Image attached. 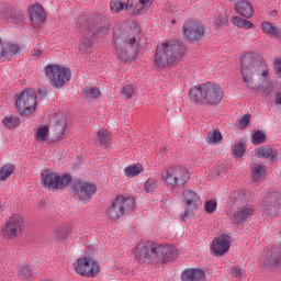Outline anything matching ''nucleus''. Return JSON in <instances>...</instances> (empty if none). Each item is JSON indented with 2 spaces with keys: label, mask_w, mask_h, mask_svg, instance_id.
<instances>
[{
  "label": "nucleus",
  "mask_w": 281,
  "mask_h": 281,
  "mask_svg": "<svg viewBox=\"0 0 281 281\" xmlns=\"http://www.w3.org/2000/svg\"><path fill=\"white\" fill-rule=\"evenodd\" d=\"M256 214V209L251 205H243L239 206L233 214V223L235 225H241V223H245L248 218H251Z\"/></svg>",
  "instance_id": "19"
},
{
  "label": "nucleus",
  "mask_w": 281,
  "mask_h": 281,
  "mask_svg": "<svg viewBox=\"0 0 281 281\" xmlns=\"http://www.w3.org/2000/svg\"><path fill=\"white\" fill-rule=\"evenodd\" d=\"M251 177L255 183H260V181H265V177H267V173L265 172V166L254 165L251 167Z\"/></svg>",
  "instance_id": "26"
},
{
  "label": "nucleus",
  "mask_w": 281,
  "mask_h": 281,
  "mask_svg": "<svg viewBox=\"0 0 281 281\" xmlns=\"http://www.w3.org/2000/svg\"><path fill=\"white\" fill-rule=\"evenodd\" d=\"M71 190L75 194V199L80 201V203H89L93 194L98 192V187L91 182L75 180L71 184Z\"/></svg>",
  "instance_id": "13"
},
{
  "label": "nucleus",
  "mask_w": 281,
  "mask_h": 281,
  "mask_svg": "<svg viewBox=\"0 0 281 281\" xmlns=\"http://www.w3.org/2000/svg\"><path fill=\"white\" fill-rule=\"evenodd\" d=\"M261 32L268 34V36H279V38H281L280 29L272 26L270 22H263L261 24Z\"/></svg>",
  "instance_id": "27"
},
{
  "label": "nucleus",
  "mask_w": 281,
  "mask_h": 281,
  "mask_svg": "<svg viewBox=\"0 0 281 281\" xmlns=\"http://www.w3.org/2000/svg\"><path fill=\"white\" fill-rule=\"evenodd\" d=\"M86 95L88 98H100V90L95 88H89L88 90H86Z\"/></svg>",
  "instance_id": "45"
},
{
  "label": "nucleus",
  "mask_w": 281,
  "mask_h": 281,
  "mask_svg": "<svg viewBox=\"0 0 281 281\" xmlns=\"http://www.w3.org/2000/svg\"><path fill=\"white\" fill-rule=\"evenodd\" d=\"M2 123L4 124L5 128H16V126H19V117L5 116L2 120Z\"/></svg>",
  "instance_id": "35"
},
{
  "label": "nucleus",
  "mask_w": 281,
  "mask_h": 281,
  "mask_svg": "<svg viewBox=\"0 0 281 281\" xmlns=\"http://www.w3.org/2000/svg\"><path fill=\"white\" fill-rule=\"evenodd\" d=\"M249 122H251V115L250 114H245L240 120H239V127L245 128L249 126Z\"/></svg>",
  "instance_id": "43"
},
{
  "label": "nucleus",
  "mask_w": 281,
  "mask_h": 281,
  "mask_svg": "<svg viewBox=\"0 0 281 281\" xmlns=\"http://www.w3.org/2000/svg\"><path fill=\"white\" fill-rule=\"evenodd\" d=\"M47 137H49V126L40 125L35 133L36 142H47Z\"/></svg>",
  "instance_id": "29"
},
{
  "label": "nucleus",
  "mask_w": 281,
  "mask_h": 281,
  "mask_svg": "<svg viewBox=\"0 0 281 281\" xmlns=\"http://www.w3.org/2000/svg\"><path fill=\"white\" fill-rule=\"evenodd\" d=\"M267 139V135L263 134L262 131H257L254 134V139H252V144L255 146H258V144H265V140Z\"/></svg>",
  "instance_id": "40"
},
{
  "label": "nucleus",
  "mask_w": 281,
  "mask_h": 281,
  "mask_svg": "<svg viewBox=\"0 0 281 281\" xmlns=\"http://www.w3.org/2000/svg\"><path fill=\"white\" fill-rule=\"evenodd\" d=\"M31 21L37 27L45 24L47 15L45 14V10H43V5L34 4L29 9Z\"/></svg>",
  "instance_id": "21"
},
{
  "label": "nucleus",
  "mask_w": 281,
  "mask_h": 281,
  "mask_svg": "<svg viewBox=\"0 0 281 281\" xmlns=\"http://www.w3.org/2000/svg\"><path fill=\"white\" fill-rule=\"evenodd\" d=\"M153 5V0H127L126 3L120 0H112L110 2V8L112 12H125L135 15V14H144L148 8Z\"/></svg>",
  "instance_id": "9"
},
{
  "label": "nucleus",
  "mask_w": 281,
  "mask_h": 281,
  "mask_svg": "<svg viewBox=\"0 0 281 281\" xmlns=\"http://www.w3.org/2000/svg\"><path fill=\"white\" fill-rule=\"evenodd\" d=\"M75 271L83 278H95L100 273V266L91 258L77 259Z\"/></svg>",
  "instance_id": "18"
},
{
  "label": "nucleus",
  "mask_w": 281,
  "mask_h": 281,
  "mask_svg": "<svg viewBox=\"0 0 281 281\" xmlns=\"http://www.w3.org/2000/svg\"><path fill=\"white\" fill-rule=\"evenodd\" d=\"M177 254H179V251L175 246L144 241L135 247L134 258L139 265H146V262L159 265V262H170V260H175Z\"/></svg>",
  "instance_id": "2"
},
{
  "label": "nucleus",
  "mask_w": 281,
  "mask_h": 281,
  "mask_svg": "<svg viewBox=\"0 0 281 281\" xmlns=\"http://www.w3.org/2000/svg\"><path fill=\"white\" fill-rule=\"evenodd\" d=\"M217 204L214 200H209L205 202L206 214H214L216 212Z\"/></svg>",
  "instance_id": "41"
},
{
  "label": "nucleus",
  "mask_w": 281,
  "mask_h": 281,
  "mask_svg": "<svg viewBox=\"0 0 281 281\" xmlns=\"http://www.w3.org/2000/svg\"><path fill=\"white\" fill-rule=\"evenodd\" d=\"M212 249L216 256H223L229 251V236L221 235L212 241Z\"/></svg>",
  "instance_id": "20"
},
{
  "label": "nucleus",
  "mask_w": 281,
  "mask_h": 281,
  "mask_svg": "<svg viewBox=\"0 0 281 281\" xmlns=\"http://www.w3.org/2000/svg\"><path fill=\"white\" fill-rule=\"evenodd\" d=\"M233 25H236V27H239V30H251L254 27V23H251L249 20H245L238 16H234L232 19Z\"/></svg>",
  "instance_id": "28"
},
{
  "label": "nucleus",
  "mask_w": 281,
  "mask_h": 281,
  "mask_svg": "<svg viewBox=\"0 0 281 281\" xmlns=\"http://www.w3.org/2000/svg\"><path fill=\"white\" fill-rule=\"evenodd\" d=\"M45 76L50 81L52 87L60 89L71 80V70L60 65H48L45 67Z\"/></svg>",
  "instance_id": "10"
},
{
  "label": "nucleus",
  "mask_w": 281,
  "mask_h": 281,
  "mask_svg": "<svg viewBox=\"0 0 281 281\" xmlns=\"http://www.w3.org/2000/svg\"><path fill=\"white\" fill-rule=\"evenodd\" d=\"M182 281H205V272L201 269H188L181 273Z\"/></svg>",
  "instance_id": "23"
},
{
  "label": "nucleus",
  "mask_w": 281,
  "mask_h": 281,
  "mask_svg": "<svg viewBox=\"0 0 281 281\" xmlns=\"http://www.w3.org/2000/svg\"><path fill=\"white\" fill-rule=\"evenodd\" d=\"M71 181L70 175H58L49 170L42 172V182L46 190H63L67 188Z\"/></svg>",
  "instance_id": "11"
},
{
  "label": "nucleus",
  "mask_w": 281,
  "mask_h": 281,
  "mask_svg": "<svg viewBox=\"0 0 281 281\" xmlns=\"http://www.w3.org/2000/svg\"><path fill=\"white\" fill-rule=\"evenodd\" d=\"M214 23L217 25V27H223V25L227 24V16L221 14L214 20Z\"/></svg>",
  "instance_id": "44"
},
{
  "label": "nucleus",
  "mask_w": 281,
  "mask_h": 281,
  "mask_svg": "<svg viewBox=\"0 0 281 281\" xmlns=\"http://www.w3.org/2000/svg\"><path fill=\"white\" fill-rule=\"evenodd\" d=\"M160 153H166V147L160 148Z\"/></svg>",
  "instance_id": "53"
},
{
  "label": "nucleus",
  "mask_w": 281,
  "mask_h": 281,
  "mask_svg": "<svg viewBox=\"0 0 281 281\" xmlns=\"http://www.w3.org/2000/svg\"><path fill=\"white\" fill-rule=\"evenodd\" d=\"M274 102H276V104H281V92H279V93L276 95Z\"/></svg>",
  "instance_id": "52"
},
{
  "label": "nucleus",
  "mask_w": 281,
  "mask_h": 281,
  "mask_svg": "<svg viewBox=\"0 0 281 281\" xmlns=\"http://www.w3.org/2000/svg\"><path fill=\"white\" fill-rule=\"evenodd\" d=\"M257 157L260 159H268L271 164L276 160V157H278V150L267 147V146H261L257 149Z\"/></svg>",
  "instance_id": "25"
},
{
  "label": "nucleus",
  "mask_w": 281,
  "mask_h": 281,
  "mask_svg": "<svg viewBox=\"0 0 281 281\" xmlns=\"http://www.w3.org/2000/svg\"><path fill=\"white\" fill-rule=\"evenodd\" d=\"M155 190H157V179H155V178H149V179L145 182V192H147V193H153V192H155Z\"/></svg>",
  "instance_id": "39"
},
{
  "label": "nucleus",
  "mask_w": 281,
  "mask_h": 281,
  "mask_svg": "<svg viewBox=\"0 0 281 281\" xmlns=\"http://www.w3.org/2000/svg\"><path fill=\"white\" fill-rule=\"evenodd\" d=\"M55 131H59L57 139H63V137H65V125H56Z\"/></svg>",
  "instance_id": "48"
},
{
  "label": "nucleus",
  "mask_w": 281,
  "mask_h": 281,
  "mask_svg": "<svg viewBox=\"0 0 281 281\" xmlns=\"http://www.w3.org/2000/svg\"><path fill=\"white\" fill-rule=\"evenodd\" d=\"M139 24L137 22H128L121 29H115L113 33V41L115 45L116 56L121 60L128 63L135 60L139 54Z\"/></svg>",
  "instance_id": "1"
},
{
  "label": "nucleus",
  "mask_w": 281,
  "mask_h": 281,
  "mask_svg": "<svg viewBox=\"0 0 281 281\" xmlns=\"http://www.w3.org/2000/svg\"><path fill=\"white\" fill-rule=\"evenodd\" d=\"M12 172H14V166L13 165H5L0 169V181H5Z\"/></svg>",
  "instance_id": "33"
},
{
  "label": "nucleus",
  "mask_w": 281,
  "mask_h": 281,
  "mask_svg": "<svg viewBox=\"0 0 281 281\" xmlns=\"http://www.w3.org/2000/svg\"><path fill=\"white\" fill-rule=\"evenodd\" d=\"M161 180L170 188H179L190 181V171L181 166H171L161 172Z\"/></svg>",
  "instance_id": "8"
},
{
  "label": "nucleus",
  "mask_w": 281,
  "mask_h": 281,
  "mask_svg": "<svg viewBox=\"0 0 281 281\" xmlns=\"http://www.w3.org/2000/svg\"><path fill=\"white\" fill-rule=\"evenodd\" d=\"M233 155L235 158H240L245 155V145L243 143H237L233 147Z\"/></svg>",
  "instance_id": "38"
},
{
  "label": "nucleus",
  "mask_w": 281,
  "mask_h": 281,
  "mask_svg": "<svg viewBox=\"0 0 281 281\" xmlns=\"http://www.w3.org/2000/svg\"><path fill=\"white\" fill-rule=\"evenodd\" d=\"M259 74L262 78H269V68L263 64L262 60L256 59V54L247 53L241 57V76L244 82L247 83V87L251 85L254 80V75Z\"/></svg>",
  "instance_id": "6"
},
{
  "label": "nucleus",
  "mask_w": 281,
  "mask_h": 281,
  "mask_svg": "<svg viewBox=\"0 0 281 281\" xmlns=\"http://www.w3.org/2000/svg\"><path fill=\"white\" fill-rule=\"evenodd\" d=\"M5 52V42L0 38V58H4Z\"/></svg>",
  "instance_id": "49"
},
{
  "label": "nucleus",
  "mask_w": 281,
  "mask_h": 281,
  "mask_svg": "<svg viewBox=\"0 0 281 281\" xmlns=\"http://www.w3.org/2000/svg\"><path fill=\"white\" fill-rule=\"evenodd\" d=\"M109 31V22L106 20H94L92 22L86 23L80 32L81 40L79 42V49L83 54H89L91 45L97 38H102L104 34Z\"/></svg>",
  "instance_id": "5"
},
{
  "label": "nucleus",
  "mask_w": 281,
  "mask_h": 281,
  "mask_svg": "<svg viewBox=\"0 0 281 281\" xmlns=\"http://www.w3.org/2000/svg\"><path fill=\"white\" fill-rule=\"evenodd\" d=\"M262 214L268 218L276 217L280 214L281 209V193L280 191H269L266 199L262 202Z\"/></svg>",
  "instance_id": "16"
},
{
  "label": "nucleus",
  "mask_w": 281,
  "mask_h": 281,
  "mask_svg": "<svg viewBox=\"0 0 281 281\" xmlns=\"http://www.w3.org/2000/svg\"><path fill=\"white\" fill-rule=\"evenodd\" d=\"M225 95L223 88L213 82L194 86L189 91V98L196 104H206L207 106H218Z\"/></svg>",
  "instance_id": "4"
},
{
  "label": "nucleus",
  "mask_w": 281,
  "mask_h": 281,
  "mask_svg": "<svg viewBox=\"0 0 281 281\" xmlns=\"http://www.w3.org/2000/svg\"><path fill=\"white\" fill-rule=\"evenodd\" d=\"M188 54V46L183 42L170 40L156 47L154 65L157 69H168L177 65Z\"/></svg>",
  "instance_id": "3"
},
{
  "label": "nucleus",
  "mask_w": 281,
  "mask_h": 281,
  "mask_svg": "<svg viewBox=\"0 0 281 281\" xmlns=\"http://www.w3.org/2000/svg\"><path fill=\"white\" fill-rule=\"evenodd\" d=\"M144 170V167L142 165H131L127 168H125V175L126 177H137L139 172Z\"/></svg>",
  "instance_id": "32"
},
{
  "label": "nucleus",
  "mask_w": 281,
  "mask_h": 281,
  "mask_svg": "<svg viewBox=\"0 0 281 281\" xmlns=\"http://www.w3.org/2000/svg\"><path fill=\"white\" fill-rule=\"evenodd\" d=\"M20 49L19 44L5 43V56H14V54H19Z\"/></svg>",
  "instance_id": "37"
},
{
  "label": "nucleus",
  "mask_w": 281,
  "mask_h": 281,
  "mask_svg": "<svg viewBox=\"0 0 281 281\" xmlns=\"http://www.w3.org/2000/svg\"><path fill=\"white\" fill-rule=\"evenodd\" d=\"M182 196L183 203L187 207L183 215L180 216V221H182V223H187L188 218L194 215V210H199V207L203 205V201H201V196L198 195L196 191L192 189L183 191Z\"/></svg>",
  "instance_id": "14"
},
{
  "label": "nucleus",
  "mask_w": 281,
  "mask_h": 281,
  "mask_svg": "<svg viewBox=\"0 0 281 281\" xmlns=\"http://www.w3.org/2000/svg\"><path fill=\"white\" fill-rule=\"evenodd\" d=\"M95 142L97 144H101V146H109V142H111V135L106 130L99 131L97 133Z\"/></svg>",
  "instance_id": "30"
},
{
  "label": "nucleus",
  "mask_w": 281,
  "mask_h": 281,
  "mask_svg": "<svg viewBox=\"0 0 281 281\" xmlns=\"http://www.w3.org/2000/svg\"><path fill=\"white\" fill-rule=\"evenodd\" d=\"M271 91H273V87L270 83L269 87L266 90H263V92L266 93V95H269V93H271Z\"/></svg>",
  "instance_id": "51"
},
{
  "label": "nucleus",
  "mask_w": 281,
  "mask_h": 281,
  "mask_svg": "<svg viewBox=\"0 0 281 281\" xmlns=\"http://www.w3.org/2000/svg\"><path fill=\"white\" fill-rule=\"evenodd\" d=\"M121 95L125 98V100H130V98L135 95V87L133 85H125L121 90Z\"/></svg>",
  "instance_id": "34"
},
{
  "label": "nucleus",
  "mask_w": 281,
  "mask_h": 281,
  "mask_svg": "<svg viewBox=\"0 0 281 281\" xmlns=\"http://www.w3.org/2000/svg\"><path fill=\"white\" fill-rule=\"evenodd\" d=\"M182 34L184 41L200 43L205 37V25L194 20L188 21L182 26Z\"/></svg>",
  "instance_id": "15"
},
{
  "label": "nucleus",
  "mask_w": 281,
  "mask_h": 281,
  "mask_svg": "<svg viewBox=\"0 0 281 281\" xmlns=\"http://www.w3.org/2000/svg\"><path fill=\"white\" fill-rule=\"evenodd\" d=\"M23 227H25L23 216L15 214L10 216L5 225L2 226L1 234L4 238H16L23 232Z\"/></svg>",
  "instance_id": "17"
},
{
  "label": "nucleus",
  "mask_w": 281,
  "mask_h": 281,
  "mask_svg": "<svg viewBox=\"0 0 281 281\" xmlns=\"http://www.w3.org/2000/svg\"><path fill=\"white\" fill-rule=\"evenodd\" d=\"M233 278H243L245 270L240 266H235L231 269Z\"/></svg>",
  "instance_id": "42"
},
{
  "label": "nucleus",
  "mask_w": 281,
  "mask_h": 281,
  "mask_svg": "<svg viewBox=\"0 0 281 281\" xmlns=\"http://www.w3.org/2000/svg\"><path fill=\"white\" fill-rule=\"evenodd\" d=\"M234 8L238 14L245 19H251L254 16V7L247 0H236L234 2Z\"/></svg>",
  "instance_id": "22"
},
{
  "label": "nucleus",
  "mask_w": 281,
  "mask_h": 281,
  "mask_svg": "<svg viewBox=\"0 0 281 281\" xmlns=\"http://www.w3.org/2000/svg\"><path fill=\"white\" fill-rule=\"evenodd\" d=\"M36 91L32 89L24 90L15 101V106L21 115H32L36 111Z\"/></svg>",
  "instance_id": "12"
},
{
  "label": "nucleus",
  "mask_w": 281,
  "mask_h": 281,
  "mask_svg": "<svg viewBox=\"0 0 281 281\" xmlns=\"http://www.w3.org/2000/svg\"><path fill=\"white\" fill-rule=\"evenodd\" d=\"M223 140V135L218 131H213L207 134L209 144H218V142Z\"/></svg>",
  "instance_id": "36"
},
{
  "label": "nucleus",
  "mask_w": 281,
  "mask_h": 281,
  "mask_svg": "<svg viewBox=\"0 0 281 281\" xmlns=\"http://www.w3.org/2000/svg\"><path fill=\"white\" fill-rule=\"evenodd\" d=\"M266 267H280L281 265V250L280 248H272L268 251V256L263 261Z\"/></svg>",
  "instance_id": "24"
},
{
  "label": "nucleus",
  "mask_w": 281,
  "mask_h": 281,
  "mask_svg": "<svg viewBox=\"0 0 281 281\" xmlns=\"http://www.w3.org/2000/svg\"><path fill=\"white\" fill-rule=\"evenodd\" d=\"M21 276H22V278H24V280H27L29 278H32V270L30 269V267L24 266L21 269Z\"/></svg>",
  "instance_id": "46"
},
{
  "label": "nucleus",
  "mask_w": 281,
  "mask_h": 281,
  "mask_svg": "<svg viewBox=\"0 0 281 281\" xmlns=\"http://www.w3.org/2000/svg\"><path fill=\"white\" fill-rule=\"evenodd\" d=\"M41 54H42L41 49H33V50H31V55L32 56H41Z\"/></svg>",
  "instance_id": "50"
},
{
  "label": "nucleus",
  "mask_w": 281,
  "mask_h": 281,
  "mask_svg": "<svg viewBox=\"0 0 281 281\" xmlns=\"http://www.w3.org/2000/svg\"><path fill=\"white\" fill-rule=\"evenodd\" d=\"M70 232H71V228H69V226H57L54 229V236L58 240H65V238H67V236H69Z\"/></svg>",
  "instance_id": "31"
},
{
  "label": "nucleus",
  "mask_w": 281,
  "mask_h": 281,
  "mask_svg": "<svg viewBox=\"0 0 281 281\" xmlns=\"http://www.w3.org/2000/svg\"><path fill=\"white\" fill-rule=\"evenodd\" d=\"M274 72L278 78H281V58L274 59Z\"/></svg>",
  "instance_id": "47"
},
{
  "label": "nucleus",
  "mask_w": 281,
  "mask_h": 281,
  "mask_svg": "<svg viewBox=\"0 0 281 281\" xmlns=\"http://www.w3.org/2000/svg\"><path fill=\"white\" fill-rule=\"evenodd\" d=\"M135 210V198L117 195L106 210L110 221H120L127 212Z\"/></svg>",
  "instance_id": "7"
}]
</instances>
